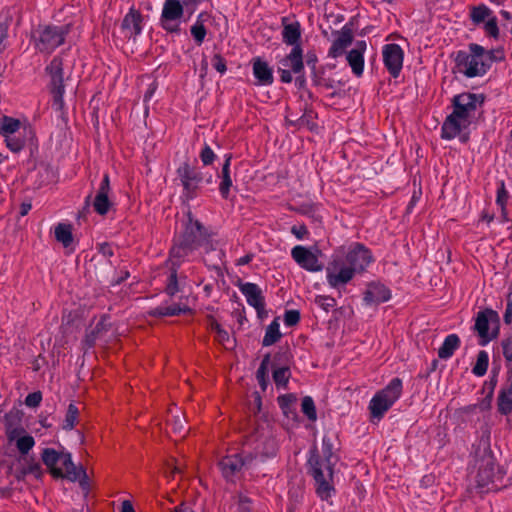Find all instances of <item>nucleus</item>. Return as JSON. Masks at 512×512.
<instances>
[{"label":"nucleus","instance_id":"5fc2aeb1","mask_svg":"<svg viewBox=\"0 0 512 512\" xmlns=\"http://www.w3.org/2000/svg\"><path fill=\"white\" fill-rule=\"evenodd\" d=\"M42 400V394L40 391H36L33 393L28 394V396L25 399V404L28 407H38L40 402Z\"/></svg>","mask_w":512,"mask_h":512},{"label":"nucleus","instance_id":"a878e982","mask_svg":"<svg viewBox=\"0 0 512 512\" xmlns=\"http://www.w3.org/2000/svg\"><path fill=\"white\" fill-rule=\"evenodd\" d=\"M20 130L26 131V128L22 126L21 122L18 119L3 116L0 120V135L4 137H9V135L17 134Z\"/></svg>","mask_w":512,"mask_h":512},{"label":"nucleus","instance_id":"f03ea898","mask_svg":"<svg viewBox=\"0 0 512 512\" xmlns=\"http://www.w3.org/2000/svg\"><path fill=\"white\" fill-rule=\"evenodd\" d=\"M42 461L55 478L65 477L71 481L79 480L81 483L87 479L86 472L74 465L69 453L47 448L42 452Z\"/></svg>","mask_w":512,"mask_h":512},{"label":"nucleus","instance_id":"4d7b16f0","mask_svg":"<svg viewBox=\"0 0 512 512\" xmlns=\"http://www.w3.org/2000/svg\"><path fill=\"white\" fill-rule=\"evenodd\" d=\"M503 318L506 324H512V285L510 286V292L507 295V306Z\"/></svg>","mask_w":512,"mask_h":512},{"label":"nucleus","instance_id":"2eb2a0df","mask_svg":"<svg viewBox=\"0 0 512 512\" xmlns=\"http://www.w3.org/2000/svg\"><path fill=\"white\" fill-rule=\"evenodd\" d=\"M183 7L177 0H166L162 11L163 26L166 30L173 32L177 30V25H171L173 22L181 18Z\"/></svg>","mask_w":512,"mask_h":512},{"label":"nucleus","instance_id":"8fccbe9b","mask_svg":"<svg viewBox=\"0 0 512 512\" xmlns=\"http://www.w3.org/2000/svg\"><path fill=\"white\" fill-rule=\"evenodd\" d=\"M252 502L251 500L245 496V495H238L237 497V506H238V512H252Z\"/></svg>","mask_w":512,"mask_h":512},{"label":"nucleus","instance_id":"a211bd4d","mask_svg":"<svg viewBox=\"0 0 512 512\" xmlns=\"http://www.w3.org/2000/svg\"><path fill=\"white\" fill-rule=\"evenodd\" d=\"M390 297V291L384 285L371 283L365 291L364 301L367 304H379L388 301Z\"/></svg>","mask_w":512,"mask_h":512},{"label":"nucleus","instance_id":"393cba45","mask_svg":"<svg viewBox=\"0 0 512 512\" xmlns=\"http://www.w3.org/2000/svg\"><path fill=\"white\" fill-rule=\"evenodd\" d=\"M107 320L108 318L103 316L98 320L95 326L90 327L85 336V344L88 347H92L95 344L96 339L108 330L109 324L107 323Z\"/></svg>","mask_w":512,"mask_h":512},{"label":"nucleus","instance_id":"bb28decb","mask_svg":"<svg viewBox=\"0 0 512 512\" xmlns=\"http://www.w3.org/2000/svg\"><path fill=\"white\" fill-rule=\"evenodd\" d=\"M191 312V309L186 305H181L180 303L169 305V306H159L155 309L151 310L149 314L155 317H164V316H176L180 313Z\"/></svg>","mask_w":512,"mask_h":512},{"label":"nucleus","instance_id":"1a4fd4ad","mask_svg":"<svg viewBox=\"0 0 512 512\" xmlns=\"http://www.w3.org/2000/svg\"><path fill=\"white\" fill-rule=\"evenodd\" d=\"M187 217L188 224L182 239L185 240L187 245L197 248L207 242L208 233L198 220L192 218L191 212L187 213Z\"/></svg>","mask_w":512,"mask_h":512},{"label":"nucleus","instance_id":"338daca9","mask_svg":"<svg viewBox=\"0 0 512 512\" xmlns=\"http://www.w3.org/2000/svg\"><path fill=\"white\" fill-rule=\"evenodd\" d=\"M280 78L282 82L290 83L292 81L290 70L282 66V68H280Z\"/></svg>","mask_w":512,"mask_h":512},{"label":"nucleus","instance_id":"4be33fe9","mask_svg":"<svg viewBox=\"0 0 512 512\" xmlns=\"http://www.w3.org/2000/svg\"><path fill=\"white\" fill-rule=\"evenodd\" d=\"M220 468L226 478L234 476L245 465V461L238 455L227 456L220 463Z\"/></svg>","mask_w":512,"mask_h":512},{"label":"nucleus","instance_id":"a18cd8bd","mask_svg":"<svg viewBox=\"0 0 512 512\" xmlns=\"http://www.w3.org/2000/svg\"><path fill=\"white\" fill-rule=\"evenodd\" d=\"M491 14V10L484 5H480L478 7H474L472 10V19L476 23L483 22L485 18L489 17Z\"/></svg>","mask_w":512,"mask_h":512},{"label":"nucleus","instance_id":"603ef678","mask_svg":"<svg viewBox=\"0 0 512 512\" xmlns=\"http://www.w3.org/2000/svg\"><path fill=\"white\" fill-rule=\"evenodd\" d=\"M502 348L505 359L511 364L510 374H512V337L502 341Z\"/></svg>","mask_w":512,"mask_h":512},{"label":"nucleus","instance_id":"6e6d98bb","mask_svg":"<svg viewBox=\"0 0 512 512\" xmlns=\"http://www.w3.org/2000/svg\"><path fill=\"white\" fill-rule=\"evenodd\" d=\"M300 320V313L297 310H289L285 313L284 322L288 326L296 325Z\"/></svg>","mask_w":512,"mask_h":512},{"label":"nucleus","instance_id":"7ed1b4c3","mask_svg":"<svg viewBox=\"0 0 512 512\" xmlns=\"http://www.w3.org/2000/svg\"><path fill=\"white\" fill-rule=\"evenodd\" d=\"M469 50L470 53L459 52L456 57L459 72L467 77L483 75L489 66L485 57L489 55L486 54V50L482 46L477 44H471Z\"/></svg>","mask_w":512,"mask_h":512},{"label":"nucleus","instance_id":"680f3d73","mask_svg":"<svg viewBox=\"0 0 512 512\" xmlns=\"http://www.w3.org/2000/svg\"><path fill=\"white\" fill-rule=\"evenodd\" d=\"M486 54L489 56L485 57V61L489 64L492 61L504 59V52L501 49L486 51Z\"/></svg>","mask_w":512,"mask_h":512},{"label":"nucleus","instance_id":"0eeeda50","mask_svg":"<svg viewBox=\"0 0 512 512\" xmlns=\"http://www.w3.org/2000/svg\"><path fill=\"white\" fill-rule=\"evenodd\" d=\"M326 270L329 285L336 289L345 286L355 274V268H350L338 255L329 263Z\"/></svg>","mask_w":512,"mask_h":512},{"label":"nucleus","instance_id":"c9c22d12","mask_svg":"<svg viewBox=\"0 0 512 512\" xmlns=\"http://www.w3.org/2000/svg\"><path fill=\"white\" fill-rule=\"evenodd\" d=\"M34 444H35L34 438L30 435L19 437L16 440L17 449L19 450V452L22 455L20 457L19 461H27L26 454L29 452V450L32 449Z\"/></svg>","mask_w":512,"mask_h":512},{"label":"nucleus","instance_id":"cd10ccee","mask_svg":"<svg viewBox=\"0 0 512 512\" xmlns=\"http://www.w3.org/2000/svg\"><path fill=\"white\" fill-rule=\"evenodd\" d=\"M253 73L262 85H269L273 82L272 71L266 62L256 59L253 63Z\"/></svg>","mask_w":512,"mask_h":512},{"label":"nucleus","instance_id":"49530a36","mask_svg":"<svg viewBox=\"0 0 512 512\" xmlns=\"http://www.w3.org/2000/svg\"><path fill=\"white\" fill-rule=\"evenodd\" d=\"M182 183L186 189L189 188L190 180L194 179L193 172L188 164H184L178 169Z\"/></svg>","mask_w":512,"mask_h":512},{"label":"nucleus","instance_id":"7c9ffc66","mask_svg":"<svg viewBox=\"0 0 512 512\" xmlns=\"http://www.w3.org/2000/svg\"><path fill=\"white\" fill-rule=\"evenodd\" d=\"M278 404L287 418L295 420L297 413L295 411L294 403L296 402V396L293 394H286L278 397Z\"/></svg>","mask_w":512,"mask_h":512},{"label":"nucleus","instance_id":"20e7f679","mask_svg":"<svg viewBox=\"0 0 512 512\" xmlns=\"http://www.w3.org/2000/svg\"><path fill=\"white\" fill-rule=\"evenodd\" d=\"M402 393V381L394 378L384 389L379 391L370 401V413L375 418H381Z\"/></svg>","mask_w":512,"mask_h":512},{"label":"nucleus","instance_id":"72a5a7b5","mask_svg":"<svg viewBox=\"0 0 512 512\" xmlns=\"http://www.w3.org/2000/svg\"><path fill=\"white\" fill-rule=\"evenodd\" d=\"M25 134L26 131L20 130L17 134L9 135V137H4L6 146L12 152H19L25 145Z\"/></svg>","mask_w":512,"mask_h":512},{"label":"nucleus","instance_id":"58836bf2","mask_svg":"<svg viewBox=\"0 0 512 512\" xmlns=\"http://www.w3.org/2000/svg\"><path fill=\"white\" fill-rule=\"evenodd\" d=\"M79 416V408L74 404L70 403L64 419L63 429L71 430L77 423Z\"/></svg>","mask_w":512,"mask_h":512},{"label":"nucleus","instance_id":"ddd939ff","mask_svg":"<svg viewBox=\"0 0 512 512\" xmlns=\"http://www.w3.org/2000/svg\"><path fill=\"white\" fill-rule=\"evenodd\" d=\"M470 122V119L459 115L458 112H452L443 123L442 137L448 140L455 138L470 125Z\"/></svg>","mask_w":512,"mask_h":512},{"label":"nucleus","instance_id":"13d9d810","mask_svg":"<svg viewBox=\"0 0 512 512\" xmlns=\"http://www.w3.org/2000/svg\"><path fill=\"white\" fill-rule=\"evenodd\" d=\"M204 165H209L214 161L215 154L209 146H205L200 154Z\"/></svg>","mask_w":512,"mask_h":512},{"label":"nucleus","instance_id":"3c124183","mask_svg":"<svg viewBox=\"0 0 512 512\" xmlns=\"http://www.w3.org/2000/svg\"><path fill=\"white\" fill-rule=\"evenodd\" d=\"M179 291L178 287V281H177V275L176 271H172V273L169 276V280L166 286V292L168 295L173 296L176 292Z\"/></svg>","mask_w":512,"mask_h":512},{"label":"nucleus","instance_id":"0e129e2a","mask_svg":"<svg viewBox=\"0 0 512 512\" xmlns=\"http://www.w3.org/2000/svg\"><path fill=\"white\" fill-rule=\"evenodd\" d=\"M291 231L298 239H302L308 233L304 225L293 226Z\"/></svg>","mask_w":512,"mask_h":512},{"label":"nucleus","instance_id":"f704fd0d","mask_svg":"<svg viewBox=\"0 0 512 512\" xmlns=\"http://www.w3.org/2000/svg\"><path fill=\"white\" fill-rule=\"evenodd\" d=\"M281 337L279 329V323L274 320L266 329L265 336L263 338V346H270L276 343Z\"/></svg>","mask_w":512,"mask_h":512},{"label":"nucleus","instance_id":"aec40b11","mask_svg":"<svg viewBox=\"0 0 512 512\" xmlns=\"http://www.w3.org/2000/svg\"><path fill=\"white\" fill-rule=\"evenodd\" d=\"M366 49L365 42H360L357 47L349 51L347 54V61L356 76H360L363 73L364 68V57L363 53Z\"/></svg>","mask_w":512,"mask_h":512},{"label":"nucleus","instance_id":"4468645a","mask_svg":"<svg viewBox=\"0 0 512 512\" xmlns=\"http://www.w3.org/2000/svg\"><path fill=\"white\" fill-rule=\"evenodd\" d=\"M291 255L297 264L308 271L316 272L323 268L317 256L303 246L294 247L291 251Z\"/></svg>","mask_w":512,"mask_h":512},{"label":"nucleus","instance_id":"ea45409f","mask_svg":"<svg viewBox=\"0 0 512 512\" xmlns=\"http://www.w3.org/2000/svg\"><path fill=\"white\" fill-rule=\"evenodd\" d=\"M269 362L270 356L265 355L256 373V378L263 390H265L267 387V373Z\"/></svg>","mask_w":512,"mask_h":512},{"label":"nucleus","instance_id":"a19ab883","mask_svg":"<svg viewBox=\"0 0 512 512\" xmlns=\"http://www.w3.org/2000/svg\"><path fill=\"white\" fill-rule=\"evenodd\" d=\"M290 378L288 367H280L273 371V380L277 387H286Z\"/></svg>","mask_w":512,"mask_h":512},{"label":"nucleus","instance_id":"774afa93","mask_svg":"<svg viewBox=\"0 0 512 512\" xmlns=\"http://www.w3.org/2000/svg\"><path fill=\"white\" fill-rule=\"evenodd\" d=\"M172 512H195L191 506V504L187 502H181L178 506L174 508Z\"/></svg>","mask_w":512,"mask_h":512},{"label":"nucleus","instance_id":"09e8293b","mask_svg":"<svg viewBox=\"0 0 512 512\" xmlns=\"http://www.w3.org/2000/svg\"><path fill=\"white\" fill-rule=\"evenodd\" d=\"M507 199H508V193L505 189V184L502 181L500 184V188L498 189V193H497V203L502 207V211H503V215H504L505 219L507 218V213L505 211V204L507 202Z\"/></svg>","mask_w":512,"mask_h":512},{"label":"nucleus","instance_id":"dca6fc26","mask_svg":"<svg viewBox=\"0 0 512 512\" xmlns=\"http://www.w3.org/2000/svg\"><path fill=\"white\" fill-rule=\"evenodd\" d=\"M240 290L245 295L247 302L257 310L261 317L265 313V303L261 289L254 283H245L240 286Z\"/></svg>","mask_w":512,"mask_h":512},{"label":"nucleus","instance_id":"052dcab7","mask_svg":"<svg viewBox=\"0 0 512 512\" xmlns=\"http://www.w3.org/2000/svg\"><path fill=\"white\" fill-rule=\"evenodd\" d=\"M213 66L221 74L226 72V62L220 54H215L213 57Z\"/></svg>","mask_w":512,"mask_h":512},{"label":"nucleus","instance_id":"de8ad7c7","mask_svg":"<svg viewBox=\"0 0 512 512\" xmlns=\"http://www.w3.org/2000/svg\"><path fill=\"white\" fill-rule=\"evenodd\" d=\"M191 34L193 35L194 39L197 41V43H202L205 35H206V29L204 25L200 22H197L195 25L191 27Z\"/></svg>","mask_w":512,"mask_h":512},{"label":"nucleus","instance_id":"37998d69","mask_svg":"<svg viewBox=\"0 0 512 512\" xmlns=\"http://www.w3.org/2000/svg\"><path fill=\"white\" fill-rule=\"evenodd\" d=\"M301 408L302 412L308 417L309 420L315 421L317 419L315 404L311 397L305 396L302 399Z\"/></svg>","mask_w":512,"mask_h":512},{"label":"nucleus","instance_id":"5701e85b","mask_svg":"<svg viewBox=\"0 0 512 512\" xmlns=\"http://www.w3.org/2000/svg\"><path fill=\"white\" fill-rule=\"evenodd\" d=\"M283 24V40L288 45H298L301 36L300 24L298 22L288 23L287 18L282 19Z\"/></svg>","mask_w":512,"mask_h":512},{"label":"nucleus","instance_id":"e433bc0d","mask_svg":"<svg viewBox=\"0 0 512 512\" xmlns=\"http://www.w3.org/2000/svg\"><path fill=\"white\" fill-rule=\"evenodd\" d=\"M26 466L23 467L16 475L18 479H23L25 475L32 474L35 478L40 479L42 477L41 466L38 462L35 461H24Z\"/></svg>","mask_w":512,"mask_h":512},{"label":"nucleus","instance_id":"473e14b6","mask_svg":"<svg viewBox=\"0 0 512 512\" xmlns=\"http://www.w3.org/2000/svg\"><path fill=\"white\" fill-rule=\"evenodd\" d=\"M511 384L508 389L501 392L498 398V409L502 414L512 412V374H510Z\"/></svg>","mask_w":512,"mask_h":512},{"label":"nucleus","instance_id":"b1692460","mask_svg":"<svg viewBox=\"0 0 512 512\" xmlns=\"http://www.w3.org/2000/svg\"><path fill=\"white\" fill-rule=\"evenodd\" d=\"M352 43V35L350 31L343 30L333 42L329 56L336 58L343 54L344 50Z\"/></svg>","mask_w":512,"mask_h":512},{"label":"nucleus","instance_id":"2f4dec72","mask_svg":"<svg viewBox=\"0 0 512 512\" xmlns=\"http://www.w3.org/2000/svg\"><path fill=\"white\" fill-rule=\"evenodd\" d=\"M230 160L231 157H227L221 171V183L219 185V190L224 198L228 197L230 187L232 186V179L230 177Z\"/></svg>","mask_w":512,"mask_h":512},{"label":"nucleus","instance_id":"69168bd1","mask_svg":"<svg viewBox=\"0 0 512 512\" xmlns=\"http://www.w3.org/2000/svg\"><path fill=\"white\" fill-rule=\"evenodd\" d=\"M99 251L100 253L106 257V258H109V257H112L113 256V249L112 247L107 244V243H103L99 246Z\"/></svg>","mask_w":512,"mask_h":512},{"label":"nucleus","instance_id":"6ab92c4d","mask_svg":"<svg viewBox=\"0 0 512 512\" xmlns=\"http://www.w3.org/2000/svg\"><path fill=\"white\" fill-rule=\"evenodd\" d=\"M142 17L139 11L131 9L124 17L122 22V29L126 36L131 38L135 37L141 32Z\"/></svg>","mask_w":512,"mask_h":512},{"label":"nucleus","instance_id":"f3484780","mask_svg":"<svg viewBox=\"0 0 512 512\" xmlns=\"http://www.w3.org/2000/svg\"><path fill=\"white\" fill-rule=\"evenodd\" d=\"M477 96L475 94H461L454 98V110L459 115L470 119L471 113L476 110Z\"/></svg>","mask_w":512,"mask_h":512},{"label":"nucleus","instance_id":"9b49d317","mask_svg":"<svg viewBox=\"0 0 512 512\" xmlns=\"http://www.w3.org/2000/svg\"><path fill=\"white\" fill-rule=\"evenodd\" d=\"M383 60L388 71L397 77L403 65V51L397 44H387L383 48Z\"/></svg>","mask_w":512,"mask_h":512},{"label":"nucleus","instance_id":"c03bdc74","mask_svg":"<svg viewBox=\"0 0 512 512\" xmlns=\"http://www.w3.org/2000/svg\"><path fill=\"white\" fill-rule=\"evenodd\" d=\"M195 247L192 245H187L185 240H181V242L175 245L171 250V256L173 258H183L187 256Z\"/></svg>","mask_w":512,"mask_h":512},{"label":"nucleus","instance_id":"6e6552de","mask_svg":"<svg viewBox=\"0 0 512 512\" xmlns=\"http://www.w3.org/2000/svg\"><path fill=\"white\" fill-rule=\"evenodd\" d=\"M68 26H46L38 31L37 48L42 52H50L64 42Z\"/></svg>","mask_w":512,"mask_h":512},{"label":"nucleus","instance_id":"c756f323","mask_svg":"<svg viewBox=\"0 0 512 512\" xmlns=\"http://www.w3.org/2000/svg\"><path fill=\"white\" fill-rule=\"evenodd\" d=\"M460 339L456 334H451L447 336L442 344V346L438 349V356L441 359L450 358L454 351L459 347Z\"/></svg>","mask_w":512,"mask_h":512},{"label":"nucleus","instance_id":"9d476101","mask_svg":"<svg viewBox=\"0 0 512 512\" xmlns=\"http://www.w3.org/2000/svg\"><path fill=\"white\" fill-rule=\"evenodd\" d=\"M62 61L59 58H54L50 65L47 67V71L51 76L52 93L54 95V102L62 108L63 106V77H62Z\"/></svg>","mask_w":512,"mask_h":512},{"label":"nucleus","instance_id":"423d86ee","mask_svg":"<svg viewBox=\"0 0 512 512\" xmlns=\"http://www.w3.org/2000/svg\"><path fill=\"white\" fill-rule=\"evenodd\" d=\"M499 315L492 309L479 312L475 321V330L482 339V344L494 339L498 335Z\"/></svg>","mask_w":512,"mask_h":512},{"label":"nucleus","instance_id":"f8f14e48","mask_svg":"<svg viewBox=\"0 0 512 512\" xmlns=\"http://www.w3.org/2000/svg\"><path fill=\"white\" fill-rule=\"evenodd\" d=\"M356 272L363 271L372 261L370 252L362 245L356 244L346 255L344 260Z\"/></svg>","mask_w":512,"mask_h":512},{"label":"nucleus","instance_id":"bf43d9fd","mask_svg":"<svg viewBox=\"0 0 512 512\" xmlns=\"http://www.w3.org/2000/svg\"><path fill=\"white\" fill-rule=\"evenodd\" d=\"M485 31L494 38L498 36L499 30L495 18H491L485 23Z\"/></svg>","mask_w":512,"mask_h":512},{"label":"nucleus","instance_id":"f257e3e1","mask_svg":"<svg viewBox=\"0 0 512 512\" xmlns=\"http://www.w3.org/2000/svg\"><path fill=\"white\" fill-rule=\"evenodd\" d=\"M337 460L333 446L327 438H323L321 454L314 450L309 459L312 475L317 484V494L322 499L330 497L333 490V467Z\"/></svg>","mask_w":512,"mask_h":512},{"label":"nucleus","instance_id":"412c9836","mask_svg":"<svg viewBox=\"0 0 512 512\" xmlns=\"http://www.w3.org/2000/svg\"><path fill=\"white\" fill-rule=\"evenodd\" d=\"M281 65L287 69L289 68L295 74L302 72L304 64L301 47L299 45L294 46L290 54L281 61Z\"/></svg>","mask_w":512,"mask_h":512},{"label":"nucleus","instance_id":"39448f33","mask_svg":"<svg viewBox=\"0 0 512 512\" xmlns=\"http://www.w3.org/2000/svg\"><path fill=\"white\" fill-rule=\"evenodd\" d=\"M503 472L496 465L492 456L484 457L478 466L476 482L478 486L483 488H497L502 484Z\"/></svg>","mask_w":512,"mask_h":512},{"label":"nucleus","instance_id":"c85d7f7f","mask_svg":"<svg viewBox=\"0 0 512 512\" xmlns=\"http://www.w3.org/2000/svg\"><path fill=\"white\" fill-rule=\"evenodd\" d=\"M55 239L61 243L65 248H68L73 243L72 225L66 223H59L54 229Z\"/></svg>","mask_w":512,"mask_h":512},{"label":"nucleus","instance_id":"79ce46f5","mask_svg":"<svg viewBox=\"0 0 512 512\" xmlns=\"http://www.w3.org/2000/svg\"><path fill=\"white\" fill-rule=\"evenodd\" d=\"M488 354L485 351H480L477 355V361L473 368V373L477 376H483L488 368Z\"/></svg>","mask_w":512,"mask_h":512},{"label":"nucleus","instance_id":"864d4df0","mask_svg":"<svg viewBox=\"0 0 512 512\" xmlns=\"http://www.w3.org/2000/svg\"><path fill=\"white\" fill-rule=\"evenodd\" d=\"M216 334H217V336H216L217 341L220 344H222L225 348H231L233 346L234 343L230 339V336L227 331H225L224 329H219L216 332Z\"/></svg>","mask_w":512,"mask_h":512},{"label":"nucleus","instance_id":"4c0bfd02","mask_svg":"<svg viewBox=\"0 0 512 512\" xmlns=\"http://www.w3.org/2000/svg\"><path fill=\"white\" fill-rule=\"evenodd\" d=\"M93 206L98 214L105 215L111 206V202L108 198V193L98 191Z\"/></svg>","mask_w":512,"mask_h":512},{"label":"nucleus","instance_id":"e2e57ef3","mask_svg":"<svg viewBox=\"0 0 512 512\" xmlns=\"http://www.w3.org/2000/svg\"><path fill=\"white\" fill-rule=\"evenodd\" d=\"M173 427L176 432L179 434H182L186 431L185 428V419L181 417H175L173 421Z\"/></svg>","mask_w":512,"mask_h":512}]
</instances>
